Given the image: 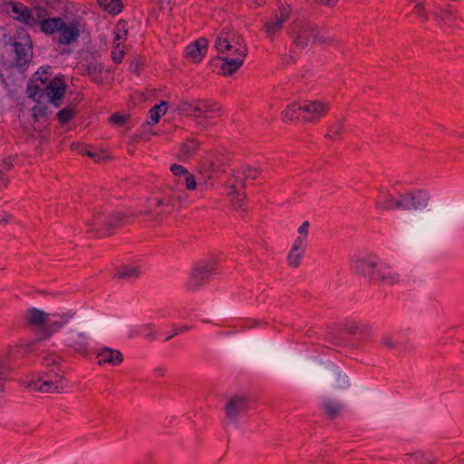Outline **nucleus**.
Returning <instances> with one entry per match:
<instances>
[{
  "label": "nucleus",
  "instance_id": "f257e3e1",
  "mask_svg": "<svg viewBox=\"0 0 464 464\" xmlns=\"http://www.w3.org/2000/svg\"><path fill=\"white\" fill-rule=\"evenodd\" d=\"M214 47L222 61L220 72L228 76L237 72L244 63L247 48L241 35L232 32L228 27L223 28L217 36Z\"/></svg>",
  "mask_w": 464,
  "mask_h": 464
},
{
  "label": "nucleus",
  "instance_id": "f03ea898",
  "mask_svg": "<svg viewBox=\"0 0 464 464\" xmlns=\"http://www.w3.org/2000/svg\"><path fill=\"white\" fill-rule=\"evenodd\" d=\"M75 312L60 308L45 312L36 307L27 309L24 315V324L33 330L39 331L43 339H48L74 318Z\"/></svg>",
  "mask_w": 464,
  "mask_h": 464
},
{
  "label": "nucleus",
  "instance_id": "7ed1b4c3",
  "mask_svg": "<svg viewBox=\"0 0 464 464\" xmlns=\"http://www.w3.org/2000/svg\"><path fill=\"white\" fill-rule=\"evenodd\" d=\"M443 224L444 218L441 208L428 209L413 218L411 232L419 242L430 243L439 236Z\"/></svg>",
  "mask_w": 464,
  "mask_h": 464
},
{
  "label": "nucleus",
  "instance_id": "20e7f679",
  "mask_svg": "<svg viewBox=\"0 0 464 464\" xmlns=\"http://www.w3.org/2000/svg\"><path fill=\"white\" fill-rule=\"evenodd\" d=\"M316 29V25L311 22L297 19L289 24L287 34L296 48L304 49L311 41L314 42Z\"/></svg>",
  "mask_w": 464,
  "mask_h": 464
},
{
  "label": "nucleus",
  "instance_id": "39448f33",
  "mask_svg": "<svg viewBox=\"0 0 464 464\" xmlns=\"http://www.w3.org/2000/svg\"><path fill=\"white\" fill-rule=\"evenodd\" d=\"M216 266L217 262L214 259H208L195 265L187 279V287L189 290H198L207 282L210 274L216 269Z\"/></svg>",
  "mask_w": 464,
  "mask_h": 464
},
{
  "label": "nucleus",
  "instance_id": "423d86ee",
  "mask_svg": "<svg viewBox=\"0 0 464 464\" xmlns=\"http://www.w3.org/2000/svg\"><path fill=\"white\" fill-rule=\"evenodd\" d=\"M264 364L274 372L284 375L291 374L295 366L291 356L279 352H272Z\"/></svg>",
  "mask_w": 464,
  "mask_h": 464
},
{
  "label": "nucleus",
  "instance_id": "0eeeda50",
  "mask_svg": "<svg viewBox=\"0 0 464 464\" xmlns=\"http://www.w3.org/2000/svg\"><path fill=\"white\" fill-rule=\"evenodd\" d=\"M301 109L304 113L302 117L303 121L317 123L326 116L329 105L320 101H304L301 103Z\"/></svg>",
  "mask_w": 464,
  "mask_h": 464
},
{
  "label": "nucleus",
  "instance_id": "6e6552de",
  "mask_svg": "<svg viewBox=\"0 0 464 464\" xmlns=\"http://www.w3.org/2000/svg\"><path fill=\"white\" fill-rule=\"evenodd\" d=\"M90 327L87 324H81L78 330H71L67 334V344L70 348L80 354H85L89 350V337L87 332Z\"/></svg>",
  "mask_w": 464,
  "mask_h": 464
},
{
  "label": "nucleus",
  "instance_id": "1a4fd4ad",
  "mask_svg": "<svg viewBox=\"0 0 464 464\" xmlns=\"http://www.w3.org/2000/svg\"><path fill=\"white\" fill-rule=\"evenodd\" d=\"M291 9L289 6H282L275 14V17L266 21L264 24V30L266 36L273 40L275 35L280 32L283 24L290 19Z\"/></svg>",
  "mask_w": 464,
  "mask_h": 464
},
{
  "label": "nucleus",
  "instance_id": "9d476101",
  "mask_svg": "<svg viewBox=\"0 0 464 464\" xmlns=\"http://www.w3.org/2000/svg\"><path fill=\"white\" fill-rule=\"evenodd\" d=\"M247 400L243 396H232L228 398L225 405L226 417L231 423H237L238 417L246 411Z\"/></svg>",
  "mask_w": 464,
  "mask_h": 464
},
{
  "label": "nucleus",
  "instance_id": "9b49d317",
  "mask_svg": "<svg viewBox=\"0 0 464 464\" xmlns=\"http://www.w3.org/2000/svg\"><path fill=\"white\" fill-rule=\"evenodd\" d=\"M181 110L194 118L201 119L207 113H218L221 109L214 102L198 101L195 104H181Z\"/></svg>",
  "mask_w": 464,
  "mask_h": 464
},
{
  "label": "nucleus",
  "instance_id": "f8f14e48",
  "mask_svg": "<svg viewBox=\"0 0 464 464\" xmlns=\"http://www.w3.org/2000/svg\"><path fill=\"white\" fill-rule=\"evenodd\" d=\"M13 46L16 55V66L19 68L26 66L33 57L32 43L29 37H24L22 41L14 42Z\"/></svg>",
  "mask_w": 464,
  "mask_h": 464
},
{
  "label": "nucleus",
  "instance_id": "ddd939ff",
  "mask_svg": "<svg viewBox=\"0 0 464 464\" xmlns=\"http://www.w3.org/2000/svg\"><path fill=\"white\" fill-rule=\"evenodd\" d=\"M323 414L330 420L340 418L345 411V404L337 398L325 397L321 403Z\"/></svg>",
  "mask_w": 464,
  "mask_h": 464
},
{
  "label": "nucleus",
  "instance_id": "4468645a",
  "mask_svg": "<svg viewBox=\"0 0 464 464\" xmlns=\"http://www.w3.org/2000/svg\"><path fill=\"white\" fill-rule=\"evenodd\" d=\"M208 48V40L199 38L186 47V57L193 63H199L207 54Z\"/></svg>",
  "mask_w": 464,
  "mask_h": 464
},
{
  "label": "nucleus",
  "instance_id": "2eb2a0df",
  "mask_svg": "<svg viewBox=\"0 0 464 464\" xmlns=\"http://www.w3.org/2000/svg\"><path fill=\"white\" fill-rule=\"evenodd\" d=\"M65 91L66 84L63 82V79L57 77L50 81L46 86L47 96L55 107H59L61 105V101L64 96Z\"/></svg>",
  "mask_w": 464,
  "mask_h": 464
},
{
  "label": "nucleus",
  "instance_id": "dca6fc26",
  "mask_svg": "<svg viewBox=\"0 0 464 464\" xmlns=\"http://www.w3.org/2000/svg\"><path fill=\"white\" fill-rule=\"evenodd\" d=\"M60 36L58 42L61 44H71L80 36L79 24L76 22L65 23L63 21V28L59 30Z\"/></svg>",
  "mask_w": 464,
  "mask_h": 464
},
{
  "label": "nucleus",
  "instance_id": "f3484780",
  "mask_svg": "<svg viewBox=\"0 0 464 464\" xmlns=\"http://www.w3.org/2000/svg\"><path fill=\"white\" fill-rule=\"evenodd\" d=\"M376 262L365 257H358L353 261V269L356 274L368 276L372 280L376 279Z\"/></svg>",
  "mask_w": 464,
  "mask_h": 464
},
{
  "label": "nucleus",
  "instance_id": "a211bd4d",
  "mask_svg": "<svg viewBox=\"0 0 464 464\" xmlns=\"http://www.w3.org/2000/svg\"><path fill=\"white\" fill-rule=\"evenodd\" d=\"M409 210L426 208L430 200V195L425 190H417L407 193Z\"/></svg>",
  "mask_w": 464,
  "mask_h": 464
},
{
  "label": "nucleus",
  "instance_id": "6ab92c4d",
  "mask_svg": "<svg viewBox=\"0 0 464 464\" xmlns=\"http://www.w3.org/2000/svg\"><path fill=\"white\" fill-rule=\"evenodd\" d=\"M401 460L403 464H437L432 454L423 450L405 453Z\"/></svg>",
  "mask_w": 464,
  "mask_h": 464
},
{
  "label": "nucleus",
  "instance_id": "aec40b11",
  "mask_svg": "<svg viewBox=\"0 0 464 464\" xmlns=\"http://www.w3.org/2000/svg\"><path fill=\"white\" fill-rule=\"evenodd\" d=\"M98 363L100 365L109 363L119 365L123 361L122 353L119 350L103 347L97 353Z\"/></svg>",
  "mask_w": 464,
  "mask_h": 464
},
{
  "label": "nucleus",
  "instance_id": "412c9836",
  "mask_svg": "<svg viewBox=\"0 0 464 464\" xmlns=\"http://www.w3.org/2000/svg\"><path fill=\"white\" fill-rule=\"evenodd\" d=\"M65 386L66 385H59L55 381H50L44 376H40L37 382L28 385L30 389L42 392H61Z\"/></svg>",
  "mask_w": 464,
  "mask_h": 464
},
{
  "label": "nucleus",
  "instance_id": "4be33fe9",
  "mask_svg": "<svg viewBox=\"0 0 464 464\" xmlns=\"http://www.w3.org/2000/svg\"><path fill=\"white\" fill-rule=\"evenodd\" d=\"M40 24V31L46 34H53L59 32L63 25V20L61 17H49L45 10Z\"/></svg>",
  "mask_w": 464,
  "mask_h": 464
},
{
  "label": "nucleus",
  "instance_id": "5701e85b",
  "mask_svg": "<svg viewBox=\"0 0 464 464\" xmlns=\"http://www.w3.org/2000/svg\"><path fill=\"white\" fill-rule=\"evenodd\" d=\"M306 246L293 242L290 251L287 255V265L290 267L297 268L302 263V259L305 253Z\"/></svg>",
  "mask_w": 464,
  "mask_h": 464
},
{
  "label": "nucleus",
  "instance_id": "b1692460",
  "mask_svg": "<svg viewBox=\"0 0 464 464\" xmlns=\"http://www.w3.org/2000/svg\"><path fill=\"white\" fill-rule=\"evenodd\" d=\"M127 219L128 218L121 212L107 214L104 230L105 236H111L112 231L124 225Z\"/></svg>",
  "mask_w": 464,
  "mask_h": 464
},
{
  "label": "nucleus",
  "instance_id": "393cba45",
  "mask_svg": "<svg viewBox=\"0 0 464 464\" xmlns=\"http://www.w3.org/2000/svg\"><path fill=\"white\" fill-rule=\"evenodd\" d=\"M200 147V142L195 139H188L180 145V152L179 159L181 160H188L194 156Z\"/></svg>",
  "mask_w": 464,
  "mask_h": 464
},
{
  "label": "nucleus",
  "instance_id": "a878e982",
  "mask_svg": "<svg viewBox=\"0 0 464 464\" xmlns=\"http://www.w3.org/2000/svg\"><path fill=\"white\" fill-rule=\"evenodd\" d=\"M141 274L140 266H123L116 271V277L124 281H133L140 277Z\"/></svg>",
  "mask_w": 464,
  "mask_h": 464
},
{
  "label": "nucleus",
  "instance_id": "bb28decb",
  "mask_svg": "<svg viewBox=\"0 0 464 464\" xmlns=\"http://www.w3.org/2000/svg\"><path fill=\"white\" fill-rule=\"evenodd\" d=\"M86 72L87 74L92 77V79L97 82H102V64L96 58H92L90 61L86 60Z\"/></svg>",
  "mask_w": 464,
  "mask_h": 464
},
{
  "label": "nucleus",
  "instance_id": "cd10ccee",
  "mask_svg": "<svg viewBox=\"0 0 464 464\" xmlns=\"http://www.w3.org/2000/svg\"><path fill=\"white\" fill-rule=\"evenodd\" d=\"M375 280L386 285H394L399 282L400 275L390 267H381L376 272Z\"/></svg>",
  "mask_w": 464,
  "mask_h": 464
},
{
  "label": "nucleus",
  "instance_id": "c85d7f7f",
  "mask_svg": "<svg viewBox=\"0 0 464 464\" xmlns=\"http://www.w3.org/2000/svg\"><path fill=\"white\" fill-rule=\"evenodd\" d=\"M44 11L42 7L29 8L23 23L30 27L40 26Z\"/></svg>",
  "mask_w": 464,
  "mask_h": 464
},
{
  "label": "nucleus",
  "instance_id": "c756f323",
  "mask_svg": "<svg viewBox=\"0 0 464 464\" xmlns=\"http://www.w3.org/2000/svg\"><path fill=\"white\" fill-rule=\"evenodd\" d=\"M107 214L104 212H97L92 217L86 220L87 226L90 227L88 232H98L102 229L105 230V220Z\"/></svg>",
  "mask_w": 464,
  "mask_h": 464
},
{
  "label": "nucleus",
  "instance_id": "7c9ffc66",
  "mask_svg": "<svg viewBox=\"0 0 464 464\" xmlns=\"http://www.w3.org/2000/svg\"><path fill=\"white\" fill-rule=\"evenodd\" d=\"M394 198L389 192L381 191L375 202L376 209L380 211L392 210Z\"/></svg>",
  "mask_w": 464,
  "mask_h": 464
},
{
  "label": "nucleus",
  "instance_id": "2f4dec72",
  "mask_svg": "<svg viewBox=\"0 0 464 464\" xmlns=\"http://www.w3.org/2000/svg\"><path fill=\"white\" fill-rule=\"evenodd\" d=\"M241 173L244 176V179L241 180V185L243 188L246 187V179H256L262 173L261 169L250 167L248 165H245L241 168Z\"/></svg>",
  "mask_w": 464,
  "mask_h": 464
},
{
  "label": "nucleus",
  "instance_id": "473e14b6",
  "mask_svg": "<svg viewBox=\"0 0 464 464\" xmlns=\"http://www.w3.org/2000/svg\"><path fill=\"white\" fill-rule=\"evenodd\" d=\"M300 111H302L301 103H291L282 112L283 118L290 121H296L299 118Z\"/></svg>",
  "mask_w": 464,
  "mask_h": 464
},
{
  "label": "nucleus",
  "instance_id": "72a5a7b5",
  "mask_svg": "<svg viewBox=\"0 0 464 464\" xmlns=\"http://www.w3.org/2000/svg\"><path fill=\"white\" fill-rule=\"evenodd\" d=\"M310 222L304 221L297 228L298 236L294 240L295 243L303 244L306 246L309 235Z\"/></svg>",
  "mask_w": 464,
  "mask_h": 464
},
{
  "label": "nucleus",
  "instance_id": "f704fd0d",
  "mask_svg": "<svg viewBox=\"0 0 464 464\" xmlns=\"http://www.w3.org/2000/svg\"><path fill=\"white\" fill-rule=\"evenodd\" d=\"M343 130V121H337L329 127L328 133L325 135V137L332 140H339L342 137Z\"/></svg>",
  "mask_w": 464,
  "mask_h": 464
},
{
  "label": "nucleus",
  "instance_id": "c9c22d12",
  "mask_svg": "<svg viewBox=\"0 0 464 464\" xmlns=\"http://www.w3.org/2000/svg\"><path fill=\"white\" fill-rule=\"evenodd\" d=\"M167 111V102H162L159 105L153 106L150 111V118L154 123H158L161 115L165 114Z\"/></svg>",
  "mask_w": 464,
  "mask_h": 464
},
{
  "label": "nucleus",
  "instance_id": "e433bc0d",
  "mask_svg": "<svg viewBox=\"0 0 464 464\" xmlns=\"http://www.w3.org/2000/svg\"><path fill=\"white\" fill-rule=\"evenodd\" d=\"M99 4L104 8V10H107L111 14H118L122 8V5L120 0H111L109 3H106V0H99Z\"/></svg>",
  "mask_w": 464,
  "mask_h": 464
},
{
  "label": "nucleus",
  "instance_id": "4c0bfd02",
  "mask_svg": "<svg viewBox=\"0 0 464 464\" xmlns=\"http://www.w3.org/2000/svg\"><path fill=\"white\" fill-rule=\"evenodd\" d=\"M11 371L12 368L8 363L0 362V393L5 390V385L9 379V373Z\"/></svg>",
  "mask_w": 464,
  "mask_h": 464
},
{
  "label": "nucleus",
  "instance_id": "58836bf2",
  "mask_svg": "<svg viewBox=\"0 0 464 464\" xmlns=\"http://www.w3.org/2000/svg\"><path fill=\"white\" fill-rule=\"evenodd\" d=\"M75 115V110L74 107L70 105L65 107L64 109L59 111L56 114L57 119L62 123H66L70 121L73 116Z\"/></svg>",
  "mask_w": 464,
  "mask_h": 464
},
{
  "label": "nucleus",
  "instance_id": "ea45409f",
  "mask_svg": "<svg viewBox=\"0 0 464 464\" xmlns=\"http://www.w3.org/2000/svg\"><path fill=\"white\" fill-rule=\"evenodd\" d=\"M29 8L23 4L17 3L14 4L12 6V13L14 14V18L17 21L24 22V16L28 12Z\"/></svg>",
  "mask_w": 464,
  "mask_h": 464
},
{
  "label": "nucleus",
  "instance_id": "a19ab883",
  "mask_svg": "<svg viewBox=\"0 0 464 464\" xmlns=\"http://www.w3.org/2000/svg\"><path fill=\"white\" fill-rule=\"evenodd\" d=\"M185 193L177 189H171L170 194L168 196V203L173 206L176 202H178L180 206L182 205V201L184 199Z\"/></svg>",
  "mask_w": 464,
  "mask_h": 464
},
{
  "label": "nucleus",
  "instance_id": "79ce46f5",
  "mask_svg": "<svg viewBox=\"0 0 464 464\" xmlns=\"http://www.w3.org/2000/svg\"><path fill=\"white\" fill-rule=\"evenodd\" d=\"M334 42H335V40L333 36L321 34L319 32L318 28L316 29L314 43H318L320 44H325V45H331Z\"/></svg>",
  "mask_w": 464,
  "mask_h": 464
},
{
  "label": "nucleus",
  "instance_id": "37998d69",
  "mask_svg": "<svg viewBox=\"0 0 464 464\" xmlns=\"http://www.w3.org/2000/svg\"><path fill=\"white\" fill-rule=\"evenodd\" d=\"M393 209L409 210L407 193L401 194L398 198H394Z\"/></svg>",
  "mask_w": 464,
  "mask_h": 464
},
{
  "label": "nucleus",
  "instance_id": "c03bdc74",
  "mask_svg": "<svg viewBox=\"0 0 464 464\" xmlns=\"http://www.w3.org/2000/svg\"><path fill=\"white\" fill-rule=\"evenodd\" d=\"M170 171L176 178H178V181H179V179L181 178L185 179V177L189 173L187 169L179 164H172Z\"/></svg>",
  "mask_w": 464,
  "mask_h": 464
},
{
  "label": "nucleus",
  "instance_id": "a18cd8bd",
  "mask_svg": "<svg viewBox=\"0 0 464 464\" xmlns=\"http://www.w3.org/2000/svg\"><path fill=\"white\" fill-rule=\"evenodd\" d=\"M42 376L48 378L50 381H55L59 385H65L63 383V375L60 372H55L54 370H50L46 372H43Z\"/></svg>",
  "mask_w": 464,
  "mask_h": 464
},
{
  "label": "nucleus",
  "instance_id": "49530a36",
  "mask_svg": "<svg viewBox=\"0 0 464 464\" xmlns=\"http://www.w3.org/2000/svg\"><path fill=\"white\" fill-rule=\"evenodd\" d=\"M246 198L245 193L239 192L230 198V202L235 208H241L245 204Z\"/></svg>",
  "mask_w": 464,
  "mask_h": 464
},
{
  "label": "nucleus",
  "instance_id": "de8ad7c7",
  "mask_svg": "<svg viewBox=\"0 0 464 464\" xmlns=\"http://www.w3.org/2000/svg\"><path fill=\"white\" fill-rule=\"evenodd\" d=\"M360 324H361L353 323V322L346 323L343 325V332L345 333V334H348L350 335L358 334V332H359V329H360Z\"/></svg>",
  "mask_w": 464,
  "mask_h": 464
},
{
  "label": "nucleus",
  "instance_id": "09e8293b",
  "mask_svg": "<svg viewBox=\"0 0 464 464\" xmlns=\"http://www.w3.org/2000/svg\"><path fill=\"white\" fill-rule=\"evenodd\" d=\"M414 12L417 15L421 17L424 21L429 20V15L426 11L425 5L422 2H417L414 5Z\"/></svg>",
  "mask_w": 464,
  "mask_h": 464
},
{
  "label": "nucleus",
  "instance_id": "8fccbe9b",
  "mask_svg": "<svg viewBox=\"0 0 464 464\" xmlns=\"http://www.w3.org/2000/svg\"><path fill=\"white\" fill-rule=\"evenodd\" d=\"M381 343L389 349H397L399 343L392 336L385 335L382 337Z\"/></svg>",
  "mask_w": 464,
  "mask_h": 464
},
{
  "label": "nucleus",
  "instance_id": "3c124183",
  "mask_svg": "<svg viewBox=\"0 0 464 464\" xmlns=\"http://www.w3.org/2000/svg\"><path fill=\"white\" fill-rule=\"evenodd\" d=\"M128 119H129V116H127V115L114 113V114L111 115L109 121L112 124L121 126L127 122Z\"/></svg>",
  "mask_w": 464,
  "mask_h": 464
},
{
  "label": "nucleus",
  "instance_id": "603ef678",
  "mask_svg": "<svg viewBox=\"0 0 464 464\" xmlns=\"http://www.w3.org/2000/svg\"><path fill=\"white\" fill-rule=\"evenodd\" d=\"M127 35L126 24L124 22H121L117 24L115 30V39L121 40Z\"/></svg>",
  "mask_w": 464,
  "mask_h": 464
},
{
  "label": "nucleus",
  "instance_id": "864d4df0",
  "mask_svg": "<svg viewBox=\"0 0 464 464\" xmlns=\"http://www.w3.org/2000/svg\"><path fill=\"white\" fill-rule=\"evenodd\" d=\"M44 363L47 367H50V366L58 367V365L61 363V358L54 354L48 355V356L44 357Z\"/></svg>",
  "mask_w": 464,
  "mask_h": 464
},
{
  "label": "nucleus",
  "instance_id": "5fc2aeb1",
  "mask_svg": "<svg viewBox=\"0 0 464 464\" xmlns=\"http://www.w3.org/2000/svg\"><path fill=\"white\" fill-rule=\"evenodd\" d=\"M202 171L206 174L208 179H211V173L215 171V164L212 161H205L201 166Z\"/></svg>",
  "mask_w": 464,
  "mask_h": 464
},
{
  "label": "nucleus",
  "instance_id": "6e6d98bb",
  "mask_svg": "<svg viewBox=\"0 0 464 464\" xmlns=\"http://www.w3.org/2000/svg\"><path fill=\"white\" fill-rule=\"evenodd\" d=\"M186 188L189 190H195L197 188V181L194 176L189 172L184 179Z\"/></svg>",
  "mask_w": 464,
  "mask_h": 464
},
{
  "label": "nucleus",
  "instance_id": "4d7b16f0",
  "mask_svg": "<svg viewBox=\"0 0 464 464\" xmlns=\"http://www.w3.org/2000/svg\"><path fill=\"white\" fill-rule=\"evenodd\" d=\"M252 350V343L248 342H241L237 344L236 352L238 354H243Z\"/></svg>",
  "mask_w": 464,
  "mask_h": 464
},
{
  "label": "nucleus",
  "instance_id": "13d9d810",
  "mask_svg": "<svg viewBox=\"0 0 464 464\" xmlns=\"http://www.w3.org/2000/svg\"><path fill=\"white\" fill-rule=\"evenodd\" d=\"M116 51L111 53L112 60L115 63H121L123 58V50L120 49V44H117L115 46Z\"/></svg>",
  "mask_w": 464,
  "mask_h": 464
},
{
  "label": "nucleus",
  "instance_id": "bf43d9fd",
  "mask_svg": "<svg viewBox=\"0 0 464 464\" xmlns=\"http://www.w3.org/2000/svg\"><path fill=\"white\" fill-rule=\"evenodd\" d=\"M337 382H338V388L339 389H347L350 387V381L348 379V377L346 376H341V375H338L337 377Z\"/></svg>",
  "mask_w": 464,
  "mask_h": 464
},
{
  "label": "nucleus",
  "instance_id": "052dcab7",
  "mask_svg": "<svg viewBox=\"0 0 464 464\" xmlns=\"http://www.w3.org/2000/svg\"><path fill=\"white\" fill-rule=\"evenodd\" d=\"M372 333V326L368 324H361L358 332L359 335L369 336Z\"/></svg>",
  "mask_w": 464,
  "mask_h": 464
},
{
  "label": "nucleus",
  "instance_id": "680f3d73",
  "mask_svg": "<svg viewBox=\"0 0 464 464\" xmlns=\"http://www.w3.org/2000/svg\"><path fill=\"white\" fill-rule=\"evenodd\" d=\"M440 17L442 21H450L453 20V13L451 10L445 9L440 13Z\"/></svg>",
  "mask_w": 464,
  "mask_h": 464
},
{
  "label": "nucleus",
  "instance_id": "e2e57ef3",
  "mask_svg": "<svg viewBox=\"0 0 464 464\" xmlns=\"http://www.w3.org/2000/svg\"><path fill=\"white\" fill-rule=\"evenodd\" d=\"M39 90H40V87L37 85L28 86L27 87L28 97L33 98L34 100H36V94Z\"/></svg>",
  "mask_w": 464,
  "mask_h": 464
},
{
  "label": "nucleus",
  "instance_id": "0e129e2a",
  "mask_svg": "<svg viewBox=\"0 0 464 464\" xmlns=\"http://www.w3.org/2000/svg\"><path fill=\"white\" fill-rule=\"evenodd\" d=\"M328 338L330 340H332L333 343H335V344H341L343 343L342 339L336 337V332L335 331H331L328 334Z\"/></svg>",
  "mask_w": 464,
  "mask_h": 464
},
{
  "label": "nucleus",
  "instance_id": "69168bd1",
  "mask_svg": "<svg viewBox=\"0 0 464 464\" xmlns=\"http://www.w3.org/2000/svg\"><path fill=\"white\" fill-rule=\"evenodd\" d=\"M167 203H168V198H158V199H156L155 206L156 207L171 206L170 204H167Z\"/></svg>",
  "mask_w": 464,
  "mask_h": 464
},
{
  "label": "nucleus",
  "instance_id": "338daca9",
  "mask_svg": "<svg viewBox=\"0 0 464 464\" xmlns=\"http://www.w3.org/2000/svg\"><path fill=\"white\" fill-rule=\"evenodd\" d=\"M238 193H239V191H238L237 186L236 185H231L230 186V190L228 191L227 195L231 198L232 197H234L235 195H237Z\"/></svg>",
  "mask_w": 464,
  "mask_h": 464
},
{
  "label": "nucleus",
  "instance_id": "774afa93",
  "mask_svg": "<svg viewBox=\"0 0 464 464\" xmlns=\"http://www.w3.org/2000/svg\"><path fill=\"white\" fill-rule=\"evenodd\" d=\"M140 63L139 62H135L134 64L133 63L130 64V69L136 74H139V72H140Z\"/></svg>",
  "mask_w": 464,
  "mask_h": 464
}]
</instances>
